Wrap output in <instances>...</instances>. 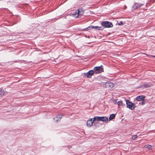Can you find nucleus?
<instances>
[{"label":"nucleus","instance_id":"obj_1","mask_svg":"<svg viewBox=\"0 0 155 155\" xmlns=\"http://www.w3.org/2000/svg\"><path fill=\"white\" fill-rule=\"evenodd\" d=\"M101 25L104 28H112L113 25L110 22L107 21H104L101 23Z\"/></svg>","mask_w":155,"mask_h":155},{"label":"nucleus","instance_id":"obj_19","mask_svg":"<svg viewBox=\"0 0 155 155\" xmlns=\"http://www.w3.org/2000/svg\"><path fill=\"white\" fill-rule=\"evenodd\" d=\"M142 101L141 102V103H140V104L142 105H143L145 104V102L144 101V100Z\"/></svg>","mask_w":155,"mask_h":155},{"label":"nucleus","instance_id":"obj_20","mask_svg":"<svg viewBox=\"0 0 155 155\" xmlns=\"http://www.w3.org/2000/svg\"><path fill=\"white\" fill-rule=\"evenodd\" d=\"M123 24H123V22H122V21H121L120 22V23H119V25H123Z\"/></svg>","mask_w":155,"mask_h":155},{"label":"nucleus","instance_id":"obj_4","mask_svg":"<svg viewBox=\"0 0 155 155\" xmlns=\"http://www.w3.org/2000/svg\"><path fill=\"white\" fill-rule=\"evenodd\" d=\"M127 107L131 110H134L135 107V105L134 103H132L128 100H126Z\"/></svg>","mask_w":155,"mask_h":155},{"label":"nucleus","instance_id":"obj_10","mask_svg":"<svg viewBox=\"0 0 155 155\" xmlns=\"http://www.w3.org/2000/svg\"><path fill=\"white\" fill-rule=\"evenodd\" d=\"M91 27L92 28L95 29L96 30H102L103 29L102 26H91Z\"/></svg>","mask_w":155,"mask_h":155},{"label":"nucleus","instance_id":"obj_9","mask_svg":"<svg viewBox=\"0 0 155 155\" xmlns=\"http://www.w3.org/2000/svg\"><path fill=\"white\" fill-rule=\"evenodd\" d=\"M144 5V4H140L138 3H135L133 6V8L135 9H137L140 8Z\"/></svg>","mask_w":155,"mask_h":155},{"label":"nucleus","instance_id":"obj_21","mask_svg":"<svg viewBox=\"0 0 155 155\" xmlns=\"http://www.w3.org/2000/svg\"><path fill=\"white\" fill-rule=\"evenodd\" d=\"M113 101H114V104H116L117 103V101L116 100H114Z\"/></svg>","mask_w":155,"mask_h":155},{"label":"nucleus","instance_id":"obj_8","mask_svg":"<svg viewBox=\"0 0 155 155\" xmlns=\"http://www.w3.org/2000/svg\"><path fill=\"white\" fill-rule=\"evenodd\" d=\"M106 87L108 89H111L114 87V84L112 82H107L105 84Z\"/></svg>","mask_w":155,"mask_h":155},{"label":"nucleus","instance_id":"obj_11","mask_svg":"<svg viewBox=\"0 0 155 155\" xmlns=\"http://www.w3.org/2000/svg\"><path fill=\"white\" fill-rule=\"evenodd\" d=\"M145 97L144 96L142 95L140 96H138L136 97V100L138 101L144 100Z\"/></svg>","mask_w":155,"mask_h":155},{"label":"nucleus","instance_id":"obj_5","mask_svg":"<svg viewBox=\"0 0 155 155\" xmlns=\"http://www.w3.org/2000/svg\"><path fill=\"white\" fill-rule=\"evenodd\" d=\"M83 12L82 8H79L76 10L73 14V15L75 16V17L78 18L80 17L83 15Z\"/></svg>","mask_w":155,"mask_h":155},{"label":"nucleus","instance_id":"obj_17","mask_svg":"<svg viewBox=\"0 0 155 155\" xmlns=\"http://www.w3.org/2000/svg\"><path fill=\"white\" fill-rule=\"evenodd\" d=\"M137 135H134L132 136V138L133 140H134L136 138H137Z\"/></svg>","mask_w":155,"mask_h":155},{"label":"nucleus","instance_id":"obj_3","mask_svg":"<svg viewBox=\"0 0 155 155\" xmlns=\"http://www.w3.org/2000/svg\"><path fill=\"white\" fill-rule=\"evenodd\" d=\"M94 120L98 121H102L104 123L107 122L108 118L106 117H94Z\"/></svg>","mask_w":155,"mask_h":155},{"label":"nucleus","instance_id":"obj_13","mask_svg":"<svg viewBox=\"0 0 155 155\" xmlns=\"http://www.w3.org/2000/svg\"><path fill=\"white\" fill-rule=\"evenodd\" d=\"M144 147L147 148L149 150H152L153 147V146L149 144L145 145L144 146Z\"/></svg>","mask_w":155,"mask_h":155},{"label":"nucleus","instance_id":"obj_6","mask_svg":"<svg viewBox=\"0 0 155 155\" xmlns=\"http://www.w3.org/2000/svg\"><path fill=\"white\" fill-rule=\"evenodd\" d=\"M94 74V72L93 70H91L89 71L87 73L84 74V76L85 77L87 78H91V76L93 75Z\"/></svg>","mask_w":155,"mask_h":155},{"label":"nucleus","instance_id":"obj_18","mask_svg":"<svg viewBox=\"0 0 155 155\" xmlns=\"http://www.w3.org/2000/svg\"><path fill=\"white\" fill-rule=\"evenodd\" d=\"M150 86V85L149 84H144V86L146 88L149 87Z\"/></svg>","mask_w":155,"mask_h":155},{"label":"nucleus","instance_id":"obj_15","mask_svg":"<svg viewBox=\"0 0 155 155\" xmlns=\"http://www.w3.org/2000/svg\"><path fill=\"white\" fill-rule=\"evenodd\" d=\"M117 104L118 106H122L124 105V104H123V102L122 101H118L117 102Z\"/></svg>","mask_w":155,"mask_h":155},{"label":"nucleus","instance_id":"obj_2","mask_svg":"<svg viewBox=\"0 0 155 155\" xmlns=\"http://www.w3.org/2000/svg\"><path fill=\"white\" fill-rule=\"evenodd\" d=\"M94 73L96 74L101 73L104 71V68L102 65L94 67Z\"/></svg>","mask_w":155,"mask_h":155},{"label":"nucleus","instance_id":"obj_14","mask_svg":"<svg viewBox=\"0 0 155 155\" xmlns=\"http://www.w3.org/2000/svg\"><path fill=\"white\" fill-rule=\"evenodd\" d=\"M115 115L114 114H112L110 115L109 117V119L110 120H112L115 118Z\"/></svg>","mask_w":155,"mask_h":155},{"label":"nucleus","instance_id":"obj_7","mask_svg":"<svg viewBox=\"0 0 155 155\" xmlns=\"http://www.w3.org/2000/svg\"><path fill=\"white\" fill-rule=\"evenodd\" d=\"M93 120H92V118H90L87 121V126L88 127H91L92 126L93 123L95 121V120H94V118H93Z\"/></svg>","mask_w":155,"mask_h":155},{"label":"nucleus","instance_id":"obj_12","mask_svg":"<svg viewBox=\"0 0 155 155\" xmlns=\"http://www.w3.org/2000/svg\"><path fill=\"white\" fill-rule=\"evenodd\" d=\"M62 117V115H59L56 117L54 118V120H55L57 122L60 120L61 119Z\"/></svg>","mask_w":155,"mask_h":155},{"label":"nucleus","instance_id":"obj_16","mask_svg":"<svg viewBox=\"0 0 155 155\" xmlns=\"http://www.w3.org/2000/svg\"><path fill=\"white\" fill-rule=\"evenodd\" d=\"M4 94V91L0 88V96H2Z\"/></svg>","mask_w":155,"mask_h":155},{"label":"nucleus","instance_id":"obj_22","mask_svg":"<svg viewBox=\"0 0 155 155\" xmlns=\"http://www.w3.org/2000/svg\"><path fill=\"white\" fill-rule=\"evenodd\" d=\"M152 57H155V56H152Z\"/></svg>","mask_w":155,"mask_h":155}]
</instances>
